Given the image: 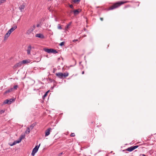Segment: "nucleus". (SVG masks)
<instances>
[{"mask_svg": "<svg viewBox=\"0 0 156 156\" xmlns=\"http://www.w3.org/2000/svg\"><path fill=\"white\" fill-rule=\"evenodd\" d=\"M128 2L124 1H120L117 2L115 3H114L112 5L110 6L109 8V9L110 10H111L116 9L120 7L122 5H123L125 3H126Z\"/></svg>", "mask_w": 156, "mask_h": 156, "instance_id": "obj_1", "label": "nucleus"}, {"mask_svg": "<svg viewBox=\"0 0 156 156\" xmlns=\"http://www.w3.org/2000/svg\"><path fill=\"white\" fill-rule=\"evenodd\" d=\"M41 145V144H40L39 145H37L35 146V147L33 149L31 153V155L32 156H34L35 154L39 148V147Z\"/></svg>", "mask_w": 156, "mask_h": 156, "instance_id": "obj_2", "label": "nucleus"}, {"mask_svg": "<svg viewBox=\"0 0 156 156\" xmlns=\"http://www.w3.org/2000/svg\"><path fill=\"white\" fill-rule=\"evenodd\" d=\"M32 48V46L30 44L29 45L26 51H27V54L28 55H30L31 54V51Z\"/></svg>", "mask_w": 156, "mask_h": 156, "instance_id": "obj_3", "label": "nucleus"}, {"mask_svg": "<svg viewBox=\"0 0 156 156\" xmlns=\"http://www.w3.org/2000/svg\"><path fill=\"white\" fill-rule=\"evenodd\" d=\"M22 138H23L22 137H20V140H19L15 141L12 143L9 144V145L10 146H13V145H15L16 144L20 143L21 142Z\"/></svg>", "mask_w": 156, "mask_h": 156, "instance_id": "obj_4", "label": "nucleus"}, {"mask_svg": "<svg viewBox=\"0 0 156 156\" xmlns=\"http://www.w3.org/2000/svg\"><path fill=\"white\" fill-rule=\"evenodd\" d=\"M22 138H23L22 137H20V140H19L15 141L12 143L9 144V145L10 146H13V145H15L16 144L20 143L21 142Z\"/></svg>", "mask_w": 156, "mask_h": 156, "instance_id": "obj_5", "label": "nucleus"}, {"mask_svg": "<svg viewBox=\"0 0 156 156\" xmlns=\"http://www.w3.org/2000/svg\"><path fill=\"white\" fill-rule=\"evenodd\" d=\"M21 65H22V62H19L16 64L15 65H14L13 66V69H16L18 67H20L21 66Z\"/></svg>", "mask_w": 156, "mask_h": 156, "instance_id": "obj_6", "label": "nucleus"}, {"mask_svg": "<svg viewBox=\"0 0 156 156\" xmlns=\"http://www.w3.org/2000/svg\"><path fill=\"white\" fill-rule=\"evenodd\" d=\"M17 28V26L16 25H14L10 29H9L8 32L11 34L13 31L16 29Z\"/></svg>", "mask_w": 156, "mask_h": 156, "instance_id": "obj_7", "label": "nucleus"}, {"mask_svg": "<svg viewBox=\"0 0 156 156\" xmlns=\"http://www.w3.org/2000/svg\"><path fill=\"white\" fill-rule=\"evenodd\" d=\"M52 130V129L49 128L47 129L45 131V136H47L49 135L50 134V131Z\"/></svg>", "mask_w": 156, "mask_h": 156, "instance_id": "obj_8", "label": "nucleus"}, {"mask_svg": "<svg viewBox=\"0 0 156 156\" xmlns=\"http://www.w3.org/2000/svg\"><path fill=\"white\" fill-rule=\"evenodd\" d=\"M55 75L59 78L62 79L63 78V74L62 73H56Z\"/></svg>", "mask_w": 156, "mask_h": 156, "instance_id": "obj_9", "label": "nucleus"}, {"mask_svg": "<svg viewBox=\"0 0 156 156\" xmlns=\"http://www.w3.org/2000/svg\"><path fill=\"white\" fill-rule=\"evenodd\" d=\"M25 7V5L24 3H23L22 5H20L19 7V8L20 10V11L21 12H23Z\"/></svg>", "mask_w": 156, "mask_h": 156, "instance_id": "obj_10", "label": "nucleus"}, {"mask_svg": "<svg viewBox=\"0 0 156 156\" xmlns=\"http://www.w3.org/2000/svg\"><path fill=\"white\" fill-rule=\"evenodd\" d=\"M10 34H10L9 32H8L5 35L4 37V40H6L8 37L10 36Z\"/></svg>", "mask_w": 156, "mask_h": 156, "instance_id": "obj_11", "label": "nucleus"}, {"mask_svg": "<svg viewBox=\"0 0 156 156\" xmlns=\"http://www.w3.org/2000/svg\"><path fill=\"white\" fill-rule=\"evenodd\" d=\"M36 37H37L40 38L42 39L44 38V35L42 34H39L36 35Z\"/></svg>", "mask_w": 156, "mask_h": 156, "instance_id": "obj_12", "label": "nucleus"}, {"mask_svg": "<svg viewBox=\"0 0 156 156\" xmlns=\"http://www.w3.org/2000/svg\"><path fill=\"white\" fill-rule=\"evenodd\" d=\"M51 49H51V48H50V49H48V48H44V50L45 51L48 53H51Z\"/></svg>", "mask_w": 156, "mask_h": 156, "instance_id": "obj_13", "label": "nucleus"}, {"mask_svg": "<svg viewBox=\"0 0 156 156\" xmlns=\"http://www.w3.org/2000/svg\"><path fill=\"white\" fill-rule=\"evenodd\" d=\"M22 62V64H25L30 63V61L29 60H23L21 62Z\"/></svg>", "mask_w": 156, "mask_h": 156, "instance_id": "obj_14", "label": "nucleus"}, {"mask_svg": "<svg viewBox=\"0 0 156 156\" xmlns=\"http://www.w3.org/2000/svg\"><path fill=\"white\" fill-rule=\"evenodd\" d=\"M80 10V9H76L73 11L74 14L75 15H78Z\"/></svg>", "mask_w": 156, "mask_h": 156, "instance_id": "obj_15", "label": "nucleus"}, {"mask_svg": "<svg viewBox=\"0 0 156 156\" xmlns=\"http://www.w3.org/2000/svg\"><path fill=\"white\" fill-rule=\"evenodd\" d=\"M13 90V88H11L9 89L6 90L5 91V92L4 94H6L7 93L11 92V91H12Z\"/></svg>", "mask_w": 156, "mask_h": 156, "instance_id": "obj_16", "label": "nucleus"}, {"mask_svg": "<svg viewBox=\"0 0 156 156\" xmlns=\"http://www.w3.org/2000/svg\"><path fill=\"white\" fill-rule=\"evenodd\" d=\"M72 24V22L69 23L65 27V31L67 30V29L69 28V26Z\"/></svg>", "mask_w": 156, "mask_h": 156, "instance_id": "obj_17", "label": "nucleus"}, {"mask_svg": "<svg viewBox=\"0 0 156 156\" xmlns=\"http://www.w3.org/2000/svg\"><path fill=\"white\" fill-rule=\"evenodd\" d=\"M37 125V123L36 122H34L31 124L30 126V128L31 129H32L34 127Z\"/></svg>", "mask_w": 156, "mask_h": 156, "instance_id": "obj_18", "label": "nucleus"}, {"mask_svg": "<svg viewBox=\"0 0 156 156\" xmlns=\"http://www.w3.org/2000/svg\"><path fill=\"white\" fill-rule=\"evenodd\" d=\"M133 147H128L126 149V151H129V152H131L133 151Z\"/></svg>", "mask_w": 156, "mask_h": 156, "instance_id": "obj_19", "label": "nucleus"}, {"mask_svg": "<svg viewBox=\"0 0 156 156\" xmlns=\"http://www.w3.org/2000/svg\"><path fill=\"white\" fill-rule=\"evenodd\" d=\"M63 77L65 78L69 76V73L68 72H66L63 73Z\"/></svg>", "mask_w": 156, "mask_h": 156, "instance_id": "obj_20", "label": "nucleus"}, {"mask_svg": "<svg viewBox=\"0 0 156 156\" xmlns=\"http://www.w3.org/2000/svg\"><path fill=\"white\" fill-rule=\"evenodd\" d=\"M81 0H72L73 2L75 4H78L80 1Z\"/></svg>", "mask_w": 156, "mask_h": 156, "instance_id": "obj_21", "label": "nucleus"}, {"mask_svg": "<svg viewBox=\"0 0 156 156\" xmlns=\"http://www.w3.org/2000/svg\"><path fill=\"white\" fill-rule=\"evenodd\" d=\"M30 127H27L25 131V133L26 134H29L30 132Z\"/></svg>", "mask_w": 156, "mask_h": 156, "instance_id": "obj_22", "label": "nucleus"}, {"mask_svg": "<svg viewBox=\"0 0 156 156\" xmlns=\"http://www.w3.org/2000/svg\"><path fill=\"white\" fill-rule=\"evenodd\" d=\"M33 31V30L30 29L28 30L27 32V34H30Z\"/></svg>", "mask_w": 156, "mask_h": 156, "instance_id": "obj_23", "label": "nucleus"}, {"mask_svg": "<svg viewBox=\"0 0 156 156\" xmlns=\"http://www.w3.org/2000/svg\"><path fill=\"white\" fill-rule=\"evenodd\" d=\"M58 53V52L56 50L52 49L51 53Z\"/></svg>", "mask_w": 156, "mask_h": 156, "instance_id": "obj_24", "label": "nucleus"}, {"mask_svg": "<svg viewBox=\"0 0 156 156\" xmlns=\"http://www.w3.org/2000/svg\"><path fill=\"white\" fill-rule=\"evenodd\" d=\"M9 100L7 99L4 101V103L5 104H9Z\"/></svg>", "mask_w": 156, "mask_h": 156, "instance_id": "obj_25", "label": "nucleus"}, {"mask_svg": "<svg viewBox=\"0 0 156 156\" xmlns=\"http://www.w3.org/2000/svg\"><path fill=\"white\" fill-rule=\"evenodd\" d=\"M57 27H58V29H59L61 30V29H62V27H61V26L59 24H58V25Z\"/></svg>", "mask_w": 156, "mask_h": 156, "instance_id": "obj_26", "label": "nucleus"}, {"mask_svg": "<svg viewBox=\"0 0 156 156\" xmlns=\"http://www.w3.org/2000/svg\"><path fill=\"white\" fill-rule=\"evenodd\" d=\"M138 147V145H136V146H132L133 150H134L135 149L137 148Z\"/></svg>", "mask_w": 156, "mask_h": 156, "instance_id": "obj_27", "label": "nucleus"}, {"mask_svg": "<svg viewBox=\"0 0 156 156\" xmlns=\"http://www.w3.org/2000/svg\"><path fill=\"white\" fill-rule=\"evenodd\" d=\"M5 112V110H0V114H2V113L4 112Z\"/></svg>", "mask_w": 156, "mask_h": 156, "instance_id": "obj_28", "label": "nucleus"}, {"mask_svg": "<svg viewBox=\"0 0 156 156\" xmlns=\"http://www.w3.org/2000/svg\"><path fill=\"white\" fill-rule=\"evenodd\" d=\"M14 100L12 99H10L9 100V104H11L12 102Z\"/></svg>", "mask_w": 156, "mask_h": 156, "instance_id": "obj_29", "label": "nucleus"}, {"mask_svg": "<svg viewBox=\"0 0 156 156\" xmlns=\"http://www.w3.org/2000/svg\"><path fill=\"white\" fill-rule=\"evenodd\" d=\"M65 44V42L64 41L62 42L60 44V45L61 46H62L64 45Z\"/></svg>", "mask_w": 156, "mask_h": 156, "instance_id": "obj_30", "label": "nucleus"}, {"mask_svg": "<svg viewBox=\"0 0 156 156\" xmlns=\"http://www.w3.org/2000/svg\"><path fill=\"white\" fill-rule=\"evenodd\" d=\"M47 95V93H45V94H44V95L43 96V99H44L45 98Z\"/></svg>", "mask_w": 156, "mask_h": 156, "instance_id": "obj_31", "label": "nucleus"}, {"mask_svg": "<svg viewBox=\"0 0 156 156\" xmlns=\"http://www.w3.org/2000/svg\"><path fill=\"white\" fill-rule=\"evenodd\" d=\"M70 136L72 137H73L75 136V134L74 133H72L70 135Z\"/></svg>", "mask_w": 156, "mask_h": 156, "instance_id": "obj_32", "label": "nucleus"}, {"mask_svg": "<svg viewBox=\"0 0 156 156\" xmlns=\"http://www.w3.org/2000/svg\"><path fill=\"white\" fill-rule=\"evenodd\" d=\"M6 0H0L1 3H2L6 1Z\"/></svg>", "mask_w": 156, "mask_h": 156, "instance_id": "obj_33", "label": "nucleus"}, {"mask_svg": "<svg viewBox=\"0 0 156 156\" xmlns=\"http://www.w3.org/2000/svg\"><path fill=\"white\" fill-rule=\"evenodd\" d=\"M18 87V86L17 85H16L14 86V88L15 89H16Z\"/></svg>", "mask_w": 156, "mask_h": 156, "instance_id": "obj_34", "label": "nucleus"}, {"mask_svg": "<svg viewBox=\"0 0 156 156\" xmlns=\"http://www.w3.org/2000/svg\"><path fill=\"white\" fill-rule=\"evenodd\" d=\"M56 70V69L55 68H54L53 69V71H52L53 73H55Z\"/></svg>", "mask_w": 156, "mask_h": 156, "instance_id": "obj_35", "label": "nucleus"}, {"mask_svg": "<svg viewBox=\"0 0 156 156\" xmlns=\"http://www.w3.org/2000/svg\"><path fill=\"white\" fill-rule=\"evenodd\" d=\"M130 7V5H127L125 6L124 7V9H126V8H127V7Z\"/></svg>", "mask_w": 156, "mask_h": 156, "instance_id": "obj_36", "label": "nucleus"}, {"mask_svg": "<svg viewBox=\"0 0 156 156\" xmlns=\"http://www.w3.org/2000/svg\"><path fill=\"white\" fill-rule=\"evenodd\" d=\"M69 7L72 8V9H73L74 8V7L73 6V5H69Z\"/></svg>", "mask_w": 156, "mask_h": 156, "instance_id": "obj_37", "label": "nucleus"}, {"mask_svg": "<svg viewBox=\"0 0 156 156\" xmlns=\"http://www.w3.org/2000/svg\"><path fill=\"white\" fill-rule=\"evenodd\" d=\"M63 154V153L62 152H61V153H59V154H58V156H61L62 154Z\"/></svg>", "mask_w": 156, "mask_h": 156, "instance_id": "obj_38", "label": "nucleus"}, {"mask_svg": "<svg viewBox=\"0 0 156 156\" xmlns=\"http://www.w3.org/2000/svg\"><path fill=\"white\" fill-rule=\"evenodd\" d=\"M136 5H137L138 6H139V2H136Z\"/></svg>", "mask_w": 156, "mask_h": 156, "instance_id": "obj_39", "label": "nucleus"}, {"mask_svg": "<svg viewBox=\"0 0 156 156\" xmlns=\"http://www.w3.org/2000/svg\"><path fill=\"white\" fill-rule=\"evenodd\" d=\"M78 41V39H75V40H74L73 41V42H74V41Z\"/></svg>", "mask_w": 156, "mask_h": 156, "instance_id": "obj_40", "label": "nucleus"}, {"mask_svg": "<svg viewBox=\"0 0 156 156\" xmlns=\"http://www.w3.org/2000/svg\"><path fill=\"white\" fill-rule=\"evenodd\" d=\"M100 19L102 21L103 20V18H100Z\"/></svg>", "mask_w": 156, "mask_h": 156, "instance_id": "obj_41", "label": "nucleus"}, {"mask_svg": "<svg viewBox=\"0 0 156 156\" xmlns=\"http://www.w3.org/2000/svg\"><path fill=\"white\" fill-rule=\"evenodd\" d=\"M84 71H83L82 72V74H84Z\"/></svg>", "mask_w": 156, "mask_h": 156, "instance_id": "obj_42", "label": "nucleus"}, {"mask_svg": "<svg viewBox=\"0 0 156 156\" xmlns=\"http://www.w3.org/2000/svg\"><path fill=\"white\" fill-rule=\"evenodd\" d=\"M86 36V35H85V34H84V35L83 36V37H85Z\"/></svg>", "mask_w": 156, "mask_h": 156, "instance_id": "obj_43", "label": "nucleus"}, {"mask_svg": "<svg viewBox=\"0 0 156 156\" xmlns=\"http://www.w3.org/2000/svg\"><path fill=\"white\" fill-rule=\"evenodd\" d=\"M49 91H48L47 92H46L45 93H47V94H48V92H49Z\"/></svg>", "mask_w": 156, "mask_h": 156, "instance_id": "obj_44", "label": "nucleus"}, {"mask_svg": "<svg viewBox=\"0 0 156 156\" xmlns=\"http://www.w3.org/2000/svg\"><path fill=\"white\" fill-rule=\"evenodd\" d=\"M142 156H146L145 155H144V154H142Z\"/></svg>", "mask_w": 156, "mask_h": 156, "instance_id": "obj_45", "label": "nucleus"}]
</instances>
